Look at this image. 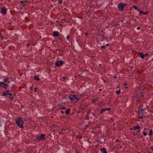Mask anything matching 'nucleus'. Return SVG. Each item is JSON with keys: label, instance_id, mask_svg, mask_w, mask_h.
Masks as SVG:
<instances>
[{"label": "nucleus", "instance_id": "f257e3e1", "mask_svg": "<svg viewBox=\"0 0 153 153\" xmlns=\"http://www.w3.org/2000/svg\"><path fill=\"white\" fill-rule=\"evenodd\" d=\"M16 123L18 126L21 128L24 127V122L20 117H18L15 119Z\"/></svg>", "mask_w": 153, "mask_h": 153}, {"label": "nucleus", "instance_id": "f03ea898", "mask_svg": "<svg viewBox=\"0 0 153 153\" xmlns=\"http://www.w3.org/2000/svg\"><path fill=\"white\" fill-rule=\"evenodd\" d=\"M69 97L71 100V102L74 103L77 102L79 100V97H77L75 95H70Z\"/></svg>", "mask_w": 153, "mask_h": 153}, {"label": "nucleus", "instance_id": "7ed1b4c3", "mask_svg": "<svg viewBox=\"0 0 153 153\" xmlns=\"http://www.w3.org/2000/svg\"><path fill=\"white\" fill-rule=\"evenodd\" d=\"M126 4L121 3L118 5L119 10L120 11H123L124 9V7L126 5Z\"/></svg>", "mask_w": 153, "mask_h": 153}, {"label": "nucleus", "instance_id": "20e7f679", "mask_svg": "<svg viewBox=\"0 0 153 153\" xmlns=\"http://www.w3.org/2000/svg\"><path fill=\"white\" fill-rule=\"evenodd\" d=\"M45 134H42L39 136L36 137L37 140L38 141L41 140H44L45 139Z\"/></svg>", "mask_w": 153, "mask_h": 153}, {"label": "nucleus", "instance_id": "39448f33", "mask_svg": "<svg viewBox=\"0 0 153 153\" xmlns=\"http://www.w3.org/2000/svg\"><path fill=\"white\" fill-rule=\"evenodd\" d=\"M63 62L61 60L60 61H57L55 63V65L56 66L59 67L63 65Z\"/></svg>", "mask_w": 153, "mask_h": 153}, {"label": "nucleus", "instance_id": "423d86ee", "mask_svg": "<svg viewBox=\"0 0 153 153\" xmlns=\"http://www.w3.org/2000/svg\"><path fill=\"white\" fill-rule=\"evenodd\" d=\"M2 95L3 96H6L7 95H10L11 94V92L10 90H7L2 93Z\"/></svg>", "mask_w": 153, "mask_h": 153}, {"label": "nucleus", "instance_id": "0eeeda50", "mask_svg": "<svg viewBox=\"0 0 153 153\" xmlns=\"http://www.w3.org/2000/svg\"><path fill=\"white\" fill-rule=\"evenodd\" d=\"M1 12L3 14H5L7 12V10H6V8L4 7H2L1 8Z\"/></svg>", "mask_w": 153, "mask_h": 153}, {"label": "nucleus", "instance_id": "6e6552de", "mask_svg": "<svg viewBox=\"0 0 153 153\" xmlns=\"http://www.w3.org/2000/svg\"><path fill=\"white\" fill-rule=\"evenodd\" d=\"M9 79L7 77H4V81L5 82H7L8 83H9L10 82L8 81Z\"/></svg>", "mask_w": 153, "mask_h": 153}, {"label": "nucleus", "instance_id": "1a4fd4ad", "mask_svg": "<svg viewBox=\"0 0 153 153\" xmlns=\"http://www.w3.org/2000/svg\"><path fill=\"white\" fill-rule=\"evenodd\" d=\"M109 45L108 44H107L105 45L102 46L101 47V48L102 49H105L107 48Z\"/></svg>", "mask_w": 153, "mask_h": 153}, {"label": "nucleus", "instance_id": "9d476101", "mask_svg": "<svg viewBox=\"0 0 153 153\" xmlns=\"http://www.w3.org/2000/svg\"><path fill=\"white\" fill-rule=\"evenodd\" d=\"M59 33L57 31H54L53 32V35L54 36H58Z\"/></svg>", "mask_w": 153, "mask_h": 153}, {"label": "nucleus", "instance_id": "9b49d317", "mask_svg": "<svg viewBox=\"0 0 153 153\" xmlns=\"http://www.w3.org/2000/svg\"><path fill=\"white\" fill-rule=\"evenodd\" d=\"M139 55L142 59L144 58L145 56V54L141 52H140L139 53Z\"/></svg>", "mask_w": 153, "mask_h": 153}, {"label": "nucleus", "instance_id": "f8f14e48", "mask_svg": "<svg viewBox=\"0 0 153 153\" xmlns=\"http://www.w3.org/2000/svg\"><path fill=\"white\" fill-rule=\"evenodd\" d=\"M140 126L138 125H137L136 126H134L133 127V129L134 130H135L137 129H140Z\"/></svg>", "mask_w": 153, "mask_h": 153}, {"label": "nucleus", "instance_id": "ddd939ff", "mask_svg": "<svg viewBox=\"0 0 153 153\" xmlns=\"http://www.w3.org/2000/svg\"><path fill=\"white\" fill-rule=\"evenodd\" d=\"M9 86L7 83H4L3 87L2 88H4L5 89H6L7 87Z\"/></svg>", "mask_w": 153, "mask_h": 153}, {"label": "nucleus", "instance_id": "4468645a", "mask_svg": "<svg viewBox=\"0 0 153 153\" xmlns=\"http://www.w3.org/2000/svg\"><path fill=\"white\" fill-rule=\"evenodd\" d=\"M106 110V109H105V108H104L102 109V110H101L100 111V114H102Z\"/></svg>", "mask_w": 153, "mask_h": 153}, {"label": "nucleus", "instance_id": "2eb2a0df", "mask_svg": "<svg viewBox=\"0 0 153 153\" xmlns=\"http://www.w3.org/2000/svg\"><path fill=\"white\" fill-rule=\"evenodd\" d=\"M101 150L102 152V153H107V152L105 150V149H102Z\"/></svg>", "mask_w": 153, "mask_h": 153}, {"label": "nucleus", "instance_id": "dca6fc26", "mask_svg": "<svg viewBox=\"0 0 153 153\" xmlns=\"http://www.w3.org/2000/svg\"><path fill=\"white\" fill-rule=\"evenodd\" d=\"M70 109H67L65 111V113L67 114H69Z\"/></svg>", "mask_w": 153, "mask_h": 153}, {"label": "nucleus", "instance_id": "f3484780", "mask_svg": "<svg viewBox=\"0 0 153 153\" xmlns=\"http://www.w3.org/2000/svg\"><path fill=\"white\" fill-rule=\"evenodd\" d=\"M4 83L3 82H0V87H3V85Z\"/></svg>", "mask_w": 153, "mask_h": 153}, {"label": "nucleus", "instance_id": "a211bd4d", "mask_svg": "<svg viewBox=\"0 0 153 153\" xmlns=\"http://www.w3.org/2000/svg\"><path fill=\"white\" fill-rule=\"evenodd\" d=\"M10 98L11 100H12L13 99V95L11 93V94L10 95Z\"/></svg>", "mask_w": 153, "mask_h": 153}, {"label": "nucleus", "instance_id": "6ab92c4d", "mask_svg": "<svg viewBox=\"0 0 153 153\" xmlns=\"http://www.w3.org/2000/svg\"><path fill=\"white\" fill-rule=\"evenodd\" d=\"M34 79L37 80H39V77L37 76H34Z\"/></svg>", "mask_w": 153, "mask_h": 153}, {"label": "nucleus", "instance_id": "aec40b11", "mask_svg": "<svg viewBox=\"0 0 153 153\" xmlns=\"http://www.w3.org/2000/svg\"><path fill=\"white\" fill-rule=\"evenodd\" d=\"M91 111L90 110H88V111L87 112V115H89L90 114H91Z\"/></svg>", "mask_w": 153, "mask_h": 153}, {"label": "nucleus", "instance_id": "412c9836", "mask_svg": "<svg viewBox=\"0 0 153 153\" xmlns=\"http://www.w3.org/2000/svg\"><path fill=\"white\" fill-rule=\"evenodd\" d=\"M152 130H150V131L149 133V136H151L152 133Z\"/></svg>", "mask_w": 153, "mask_h": 153}, {"label": "nucleus", "instance_id": "4be33fe9", "mask_svg": "<svg viewBox=\"0 0 153 153\" xmlns=\"http://www.w3.org/2000/svg\"><path fill=\"white\" fill-rule=\"evenodd\" d=\"M133 7L134 9L137 10L138 11V10H139V9H138L137 7L136 6H134Z\"/></svg>", "mask_w": 153, "mask_h": 153}, {"label": "nucleus", "instance_id": "5701e85b", "mask_svg": "<svg viewBox=\"0 0 153 153\" xmlns=\"http://www.w3.org/2000/svg\"><path fill=\"white\" fill-rule=\"evenodd\" d=\"M143 134L144 136H146L147 135V133L145 132H143Z\"/></svg>", "mask_w": 153, "mask_h": 153}, {"label": "nucleus", "instance_id": "b1692460", "mask_svg": "<svg viewBox=\"0 0 153 153\" xmlns=\"http://www.w3.org/2000/svg\"><path fill=\"white\" fill-rule=\"evenodd\" d=\"M70 36L69 35H67L66 37V38L69 41Z\"/></svg>", "mask_w": 153, "mask_h": 153}, {"label": "nucleus", "instance_id": "393cba45", "mask_svg": "<svg viewBox=\"0 0 153 153\" xmlns=\"http://www.w3.org/2000/svg\"><path fill=\"white\" fill-rule=\"evenodd\" d=\"M89 117H88V116L87 115V116H86V118L85 119L88 120H89Z\"/></svg>", "mask_w": 153, "mask_h": 153}, {"label": "nucleus", "instance_id": "a878e982", "mask_svg": "<svg viewBox=\"0 0 153 153\" xmlns=\"http://www.w3.org/2000/svg\"><path fill=\"white\" fill-rule=\"evenodd\" d=\"M116 92L118 94L120 93V90H118L116 91Z\"/></svg>", "mask_w": 153, "mask_h": 153}, {"label": "nucleus", "instance_id": "bb28decb", "mask_svg": "<svg viewBox=\"0 0 153 153\" xmlns=\"http://www.w3.org/2000/svg\"><path fill=\"white\" fill-rule=\"evenodd\" d=\"M138 11H139L140 13V14H142V13H143V12L142 11H141L140 10H138Z\"/></svg>", "mask_w": 153, "mask_h": 153}, {"label": "nucleus", "instance_id": "cd10ccee", "mask_svg": "<svg viewBox=\"0 0 153 153\" xmlns=\"http://www.w3.org/2000/svg\"><path fill=\"white\" fill-rule=\"evenodd\" d=\"M143 13L144 14V15H147L148 13V12H143Z\"/></svg>", "mask_w": 153, "mask_h": 153}, {"label": "nucleus", "instance_id": "c85d7f7f", "mask_svg": "<svg viewBox=\"0 0 153 153\" xmlns=\"http://www.w3.org/2000/svg\"><path fill=\"white\" fill-rule=\"evenodd\" d=\"M105 109H106V110H107V111H109L111 110V108H105Z\"/></svg>", "mask_w": 153, "mask_h": 153}, {"label": "nucleus", "instance_id": "c756f323", "mask_svg": "<svg viewBox=\"0 0 153 153\" xmlns=\"http://www.w3.org/2000/svg\"><path fill=\"white\" fill-rule=\"evenodd\" d=\"M34 91L35 92H36V90H37V88H36V87L34 88Z\"/></svg>", "mask_w": 153, "mask_h": 153}, {"label": "nucleus", "instance_id": "7c9ffc66", "mask_svg": "<svg viewBox=\"0 0 153 153\" xmlns=\"http://www.w3.org/2000/svg\"><path fill=\"white\" fill-rule=\"evenodd\" d=\"M143 105H141V108L142 109H143V110H145V108H143Z\"/></svg>", "mask_w": 153, "mask_h": 153}, {"label": "nucleus", "instance_id": "2f4dec72", "mask_svg": "<svg viewBox=\"0 0 153 153\" xmlns=\"http://www.w3.org/2000/svg\"><path fill=\"white\" fill-rule=\"evenodd\" d=\"M140 27H138L137 28V29L138 30H139L140 29Z\"/></svg>", "mask_w": 153, "mask_h": 153}, {"label": "nucleus", "instance_id": "473e14b6", "mask_svg": "<svg viewBox=\"0 0 153 153\" xmlns=\"http://www.w3.org/2000/svg\"><path fill=\"white\" fill-rule=\"evenodd\" d=\"M145 56H147V55H148V54L147 53H146L145 54Z\"/></svg>", "mask_w": 153, "mask_h": 153}, {"label": "nucleus", "instance_id": "72a5a7b5", "mask_svg": "<svg viewBox=\"0 0 153 153\" xmlns=\"http://www.w3.org/2000/svg\"><path fill=\"white\" fill-rule=\"evenodd\" d=\"M91 114L93 116H94V117L95 116L94 114L93 113H91Z\"/></svg>", "mask_w": 153, "mask_h": 153}, {"label": "nucleus", "instance_id": "f704fd0d", "mask_svg": "<svg viewBox=\"0 0 153 153\" xmlns=\"http://www.w3.org/2000/svg\"><path fill=\"white\" fill-rule=\"evenodd\" d=\"M151 149L153 150V146H152L151 147Z\"/></svg>", "mask_w": 153, "mask_h": 153}, {"label": "nucleus", "instance_id": "c9c22d12", "mask_svg": "<svg viewBox=\"0 0 153 153\" xmlns=\"http://www.w3.org/2000/svg\"><path fill=\"white\" fill-rule=\"evenodd\" d=\"M61 113L62 114H63L64 112H63V111H61Z\"/></svg>", "mask_w": 153, "mask_h": 153}, {"label": "nucleus", "instance_id": "e433bc0d", "mask_svg": "<svg viewBox=\"0 0 153 153\" xmlns=\"http://www.w3.org/2000/svg\"><path fill=\"white\" fill-rule=\"evenodd\" d=\"M140 131V130H139V131H138V132H139Z\"/></svg>", "mask_w": 153, "mask_h": 153}, {"label": "nucleus", "instance_id": "4c0bfd02", "mask_svg": "<svg viewBox=\"0 0 153 153\" xmlns=\"http://www.w3.org/2000/svg\"><path fill=\"white\" fill-rule=\"evenodd\" d=\"M119 141V140H116V142H117V141Z\"/></svg>", "mask_w": 153, "mask_h": 153}, {"label": "nucleus", "instance_id": "58836bf2", "mask_svg": "<svg viewBox=\"0 0 153 153\" xmlns=\"http://www.w3.org/2000/svg\"><path fill=\"white\" fill-rule=\"evenodd\" d=\"M124 85H126V83H125V84H124Z\"/></svg>", "mask_w": 153, "mask_h": 153}, {"label": "nucleus", "instance_id": "ea45409f", "mask_svg": "<svg viewBox=\"0 0 153 153\" xmlns=\"http://www.w3.org/2000/svg\"><path fill=\"white\" fill-rule=\"evenodd\" d=\"M99 65L100 66L101 65V64H99Z\"/></svg>", "mask_w": 153, "mask_h": 153}, {"label": "nucleus", "instance_id": "a19ab883", "mask_svg": "<svg viewBox=\"0 0 153 153\" xmlns=\"http://www.w3.org/2000/svg\"><path fill=\"white\" fill-rule=\"evenodd\" d=\"M29 45V44H27V46H28Z\"/></svg>", "mask_w": 153, "mask_h": 153}, {"label": "nucleus", "instance_id": "79ce46f5", "mask_svg": "<svg viewBox=\"0 0 153 153\" xmlns=\"http://www.w3.org/2000/svg\"><path fill=\"white\" fill-rule=\"evenodd\" d=\"M146 129V128H144V130H145Z\"/></svg>", "mask_w": 153, "mask_h": 153}, {"label": "nucleus", "instance_id": "37998d69", "mask_svg": "<svg viewBox=\"0 0 153 153\" xmlns=\"http://www.w3.org/2000/svg\"><path fill=\"white\" fill-rule=\"evenodd\" d=\"M140 118H142V117H140Z\"/></svg>", "mask_w": 153, "mask_h": 153}]
</instances>
